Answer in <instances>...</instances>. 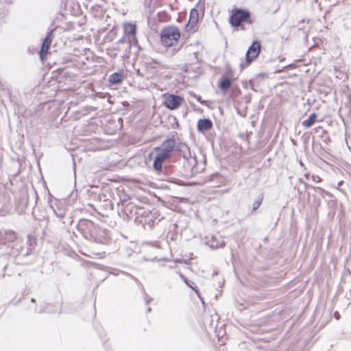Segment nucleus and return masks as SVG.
Listing matches in <instances>:
<instances>
[{
  "mask_svg": "<svg viewBox=\"0 0 351 351\" xmlns=\"http://www.w3.org/2000/svg\"><path fill=\"white\" fill-rule=\"evenodd\" d=\"M175 148H176L175 140L168 138L162 143L160 147L154 149L156 155L154 158L153 167L155 170L157 171L162 170L163 162L171 156Z\"/></svg>",
  "mask_w": 351,
  "mask_h": 351,
  "instance_id": "nucleus-1",
  "label": "nucleus"
},
{
  "mask_svg": "<svg viewBox=\"0 0 351 351\" xmlns=\"http://www.w3.org/2000/svg\"><path fill=\"white\" fill-rule=\"evenodd\" d=\"M180 38V32L175 26H167L163 28L160 34L161 43L163 46L169 47L176 43Z\"/></svg>",
  "mask_w": 351,
  "mask_h": 351,
  "instance_id": "nucleus-2",
  "label": "nucleus"
},
{
  "mask_svg": "<svg viewBox=\"0 0 351 351\" xmlns=\"http://www.w3.org/2000/svg\"><path fill=\"white\" fill-rule=\"evenodd\" d=\"M261 51V44L258 41H254L252 45L249 47L245 54V61H241L240 62L241 70H243L248 65L251 64L253 60H254L258 56Z\"/></svg>",
  "mask_w": 351,
  "mask_h": 351,
  "instance_id": "nucleus-3",
  "label": "nucleus"
},
{
  "mask_svg": "<svg viewBox=\"0 0 351 351\" xmlns=\"http://www.w3.org/2000/svg\"><path fill=\"white\" fill-rule=\"evenodd\" d=\"M176 147L188 162L189 167L193 168L197 164V160L195 156L191 154L189 147L184 143H180Z\"/></svg>",
  "mask_w": 351,
  "mask_h": 351,
  "instance_id": "nucleus-4",
  "label": "nucleus"
},
{
  "mask_svg": "<svg viewBox=\"0 0 351 351\" xmlns=\"http://www.w3.org/2000/svg\"><path fill=\"white\" fill-rule=\"evenodd\" d=\"M250 18V13L241 9H235L230 16V22L232 26L237 27Z\"/></svg>",
  "mask_w": 351,
  "mask_h": 351,
  "instance_id": "nucleus-5",
  "label": "nucleus"
},
{
  "mask_svg": "<svg viewBox=\"0 0 351 351\" xmlns=\"http://www.w3.org/2000/svg\"><path fill=\"white\" fill-rule=\"evenodd\" d=\"M183 101V99L174 95H169L165 98L164 104L165 106L171 110H175L178 108Z\"/></svg>",
  "mask_w": 351,
  "mask_h": 351,
  "instance_id": "nucleus-6",
  "label": "nucleus"
},
{
  "mask_svg": "<svg viewBox=\"0 0 351 351\" xmlns=\"http://www.w3.org/2000/svg\"><path fill=\"white\" fill-rule=\"evenodd\" d=\"M199 21V12L193 8L191 10L189 20L186 25L185 29L186 32H194L195 31V26Z\"/></svg>",
  "mask_w": 351,
  "mask_h": 351,
  "instance_id": "nucleus-7",
  "label": "nucleus"
},
{
  "mask_svg": "<svg viewBox=\"0 0 351 351\" xmlns=\"http://www.w3.org/2000/svg\"><path fill=\"white\" fill-rule=\"evenodd\" d=\"M206 243L213 249H217L225 245V242L222 237L218 233L212 234L210 237H207Z\"/></svg>",
  "mask_w": 351,
  "mask_h": 351,
  "instance_id": "nucleus-8",
  "label": "nucleus"
},
{
  "mask_svg": "<svg viewBox=\"0 0 351 351\" xmlns=\"http://www.w3.org/2000/svg\"><path fill=\"white\" fill-rule=\"evenodd\" d=\"M53 38V30L48 32L47 36L44 39L40 52V56L42 60H44V56L47 53L49 49L50 48L52 40Z\"/></svg>",
  "mask_w": 351,
  "mask_h": 351,
  "instance_id": "nucleus-9",
  "label": "nucleus"
},
{
  "mask_svg": "<svg viewBox=\"0 0 351 351\" xmlns=\"http://www.w3.org/2000/svg\"><path fill=\"white\" fill-rule=\"evenodd\" d=\"M91 237L95 242L99 243H106L109 238L108 233L101 229L97 230L96 232H92Z\"/></svg>",
  "mask_w": 351,
  "mask_h": 351,
  "instance_id": "nucleus-10",
  "label": "nucleus"
},
{
  "mask_svg": "<svg viewBox=\"0 0 351 351\" xmlns=\"http://www.w3.org/2000/svg\"><path fill=\"white\" fill-rule=\"evenodd\" d=\"M213 127V123L210 119H199L197 122V130L201 132L208 131Z\"/></svg>",
  "mask_w": 351,
  "mask_h": 351,
  "instance_id": "nucleus-11",
  "label": "nucleus"
},
{
  "mask_svg": "<svg viewBox=\"0 0 351 351\" xmlns=\"http://www.w3.org/2000/svg\"><path fill=\"white\" fill-rule=\"evenodd\" d=\"M123 31L125 35L131 36L136 34V26L132 23H125L123 25Z\"/></svg>",
  "mask_w": 351,
  "mask_h": 351,
  "instance_id": "nucleus-12",
  "label": "nucleus"
},
{
  "mask_svg": "<svg viewBox=\"0 0 351 351\" xmlns=\"http://www.w3.org/2000/svg\"><path fill=\"white\" fill-rule=\"evenodd\" d=\"M316 119V114H311L306 120L302 123V125L306 128H311L315 123Z\"/></svg>",
  "mask_w": 351,
  "mask_h": 351,
  "instance_id": "nucleus-13",
  "label": "nucleus"
},
{
  "mask_svg": "<svg viewBox=\"0 0 351 351\" xmlns=\"http://www.w3.org/2000/svg\"><path fill=\"white\" fill-rule=\"evenodd\" d=\"M123 80V75L119 73H114L109 77V81L112 84H119Z\"/></svg>",
  "mask_w": 351,
  "mask_h": 351,
  "instance_id": "nucleus-14",
  "label": "nucleus"
},
{
  "mask_svg": "<svg viewBox=\"0 0 351 351\" xmlns=\"http://www.w3.org/2000/svg\"><path fill=\"white\" fill-rule=\"evenodd\" d=\"M179 275L180 278L182 279V280L193 290L195 291L198 297H200L199 290L197 289L196 287H194V282L192 281L189 280L186 276H184L182 274L179 273Z\"/></svg>",
  "mask_w": 351,
  "mask_h": 351,
  "instance_id": "nucleus-15",
  "label": "nucleus"
},
{
  "mask_svg": "<svg viewBox=\"0 0 351 351\" xmlns=\"http://www.w3.org/2000/svg\"><path fill=\"white\" fill-rule=\"evenodd\" d=\"M231 85V82L228 78H223L219 82V88L223 90H226Z\"/></svg>",
  "mask_w": 351,
  "mask_h": 351,
  "instance_id": "nucleus-16",
  "label": "nucleus"
},
{
  "mask_svg": "<svg viewBox=\"0 0 351 351\" xmlns=\"http://www.w3.org/2000/svg\"><path fill=\"white\" fill-rule=\"evenodd\" d=\"M128 36V41H129L130 43H131V44H132L134 45H138V40H137L136 34L131 35V36Z\"/></svg>",
  "mask_w": 351,
  "mask_h": 351,
  "instance_id": "nucleus-17",
  "label": "nucleus"
},
{
  "mask_svg": "<svg viewBox=\"0 0 351 351\" xmlns=\"http://www.w3.org/2000/svg\"><path fill=\"white\" fill-rule=\"evenodd\" d=\"M50 206H51V208L53 209V212L56 213V215L58 217H61V218H63V217L65 216L66 213H65V211H64V210H61V211H60V212H58V211L54 208V207H53V205H51Z\"/></svg>",
  "mask_w": 351,
  "mask_h": 351,
  "instance_id": "nucleus-18",
  "label": "nucleus"
},
{
  "mask_svg": "<svg viewBox=\"0 0 351 351\" xmlns=\"http://www.w3.org/2000/svg\"><path fill=\"white\" fill-rule=\"evenodd\" d=\"M261 202H262V199H260V200H257V201H256V202L253 204V209H254V210L257 209V208L260 206V205H261Z\"/></svg>",
  "mask_w": 351,
  "mask_h": 351,
  "instance_id": "nucleus-19",
  "label": "nucleus"
},
{
  "mask_svg": "<svg viewBox=\"0 0 351 351\" xmlns=\"http://www.w3.org/2000/svg\"><path fill=\"white\" fill-rule=\"evenodd\" d=\"M312 179L314 182H319L321 181V178L318 176H315V175L312 176Z\"/></svg>",
  "mask_w": 351,
  "mask_h": 351,
  "instance_id": "nucleus-20",
  "label": "nucleus"
},
{
  "mask_svg": "<svg viewBox=\"0 0 351 351\" xmlns=\"http://www.w3.org/2000/svg\"><path fill=\"white\" fill-rule=\"evenodd\" d=\"M176 263H184V264L188 265V264H189V263H190V260H188V259L182 260H182H177V261H176Z\"/></svg>",
  "mask_w": 351,
  "mask_h": 351,
  "instance_id": "nucleus-21",
  "label": "nucleus"
},
{
  "mask_svg": "<svg viewBox=\"0 0 351 351\" xmlns=\"http://www.w3.org/2000/svg\"><path fill=\"white\" fill-rule=\"evenodd\" d=\"M147 311L150 312L151 311V308H148Z\"/></svg>",
  "mask_w": 351,
  "mask_h": 351,
  "instance_id": "nucleus-22",
  "label": "nucleus"
},
{
  "mask_svg": "<svg viewBox=\"0 0 351 351\" xmlns=\"http://www.w3.org/2000/svg\"><path fill=\"white\" fill-rule=\"evenodd\" d=\"M57 202L60 203V201H59V200L56 199V204Z\"/></svg>",
  "mask_w": 351,
  "mask_h": 351,
  "instance_id": "nucleus-23",
  "label": "nucleus"
},
{
  "mask_svg": "<svg viewBox=\"0 0 351 351\" xmlns=\"http://www.w3.org/2000/svg\"><path fill=\"white\" fill-rule=\"evenodd\" d=\"M151 300H146L147 303L149 302Z\"/></svg>",
  "mask_w": 351,
  "mask_h": 351,
  "instance_id": "nucleus-24",
  "label": "nucleus"
},
{
  "mask_svg": "<svg viewBox=\"0 0 351 351\" xmlns=\"http://www.w3.org/2000/svg\"><path fill=\"white\" fill-rule=\"evenodd\" d=\"M32 302H35L34 299H32Z\"/></svg>",
  "mask_w": 351,
  "mask_h": 351,
  "instance_id": "nucleus-25",
  "label": "nucleus"
}]
</instances>
